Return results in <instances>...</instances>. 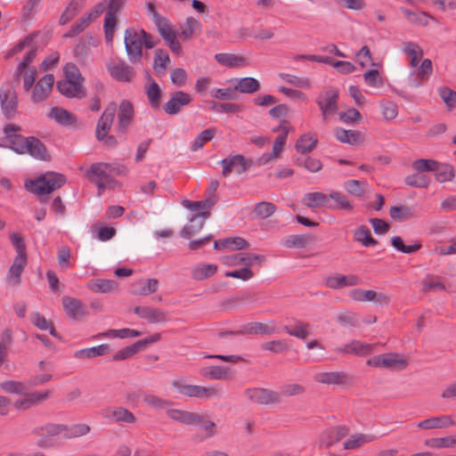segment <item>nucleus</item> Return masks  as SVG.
Listing matches in <instances>:
<instances>
[{"instance_id":"f257e3e1","label":"nucleus","mask_w":456,"mask_h":456,"mask_svg":"<svg viewBox=\"0 0 456 456\" xmlns=\"http://www.w3.org/2000/svg\"><path fill=\"white\" fill-rule=\"evenodd\" d=\"M158 41L142 28H127L124 34V43L130 62H139L142 58V47L151 49Z\"/></svg>"},{"instance_id":"f03ea898","label":"nucleus","mask_w":456,"mask_h":456,"mask_svg":"<svg viewBox=\"0 0 456 456\" xmlns=\"http://www.w3.org/2000/svg\"><path fill=\"white\" fill-rule=\"evenodd\" d=\"M12 146L10 150L17 154H28L32 158L39 160L49 159L45 145L36 136L16 137L12 141Z\"/></svg>"},{"instance_id":"7ed1b4c3","label":"nucleus","mask_w":456,"mask_h":456,"mask_svg":"<svg viewBox=\"0 0 456 456\" xmlns=\"http://www.w3.org/2000/svg\"><path fill=\"white\" fill-rule=\"evenodd\" d=\"M65 182L66 178L63 175L50 172L34 181H29L26 183V188L37 195L43 196L58 190Z\"/></svg>"},{"instance_id":"20e7f679","label":"nucleus","mask_w":456,"mask_h":456,"mask_svg":"<svg viewBox=\"0 0 456 456\" xmlns=\"http://www.w3.org/2000/svg\"><path fill=\"white\" fill-rule=\"evenodd\" d=\"M113 170L114 167L110 164L100 162L92 164L86 171V176L97 186L99 196L112 183L110 172Z\"/></svg>"},{"instance_id":"39448f33","label":"nucleus","mask_w":456,"mask_h":456,"mask_svg":"<svg viewBox=\"0 0 456 456\" xmlns=\"http://www.w3.org/2000/svg\"><path fill=\"white\" fill-rule=\"evenodd\" d=\"M172 387L180 394L200 399H209L217 395L215 387H206L197 385H190L182 380H176L172 383Z\"/></svg>"},{"instance_id":"423d86ee","label":"nucleus","mask_w":456,"mask_h":456,"mask_svg":"<svg viewBox=\"0 0 456 456\" xmlns=\"http://www.w3.org/2000/svg\"><path fill=\"white\" fill-rule=\"evenodd\" d=\"M280 333L279 328L275 325L274 322H271L270 323H262V322H249L241 327L240 330L237 331H229L223 332L220 336L224 337L225 335H242V334H249V335H273Z\"/></svg>"},{"instance_id":"0eeeda50","label":"nucleus","mask_w":456,"mask_h":456,"mask_svg":"<svg viewBox=\"0 0 456 456\" xmlns=\"http://www.w3.org/2000/svg\"><path fill=\"white\" fill-rule=\"evenodd\" d=\"M369 366L385 369L403 370L407 366V362L399 354L394 353L376 355L367 360Z\"/></svg>"},{"instance_id":"6e6552de","label":"nucleus","mask_w":456,"mask_h":456,"mask_svg":"<svg viewBox=\"0 0 456 456\" xmlns=\"http://www.w3.org/2000/svg\"><path fill=\"white\" fill-rule=\"evenodd\" d=\"M0 105L4 116L12 118L18 107V97L16 91L9 85L3 86L0 88Z\"/></svg>"},{"instance_id":"1a4fd4ad","label":"nucleus","mask_w":456,"mask_h":456,"mask_svg":"<svg viewBox=\"0 0 456 456\" xmlns=\"http://www.w3.org/2000/svg\"><path fill=\"white\" fill-rule=\"evenodd\" d=\"M116 113L117 103L111 102L106 106L103 113L97 122L95 136L98 141H103L108 135V133L113 124Z\"/></svg>"},{"instance_id":"9d476101","label":"nucleus","mask_w":456,"mask_h":456,"mask_svg":"<svg viewBox=\"0 0 456 456\" xmlns=\"http://www.w3.org/2000/svg\"><path fill=\"white\" fill-rule=\"evenodd\" d=\"M223 166L222 175L226 177L232 171L240 175L244 173L252 164L251 160L244 158L241 154L231 155L220 161Z\"/></svg>"},{"instance_id":"9b49d317","label":"nucleus","mask_w":456,"mask_h":456,"mask_svg":"<svg viewBox=\"0 0 456 456\" xmlns=\"http://www.w3.org/2000/svg\"><path fill=\"white\" fill-rule=\"evenodd\" d=\"M191 102L192 97L190 94L183 91H175L170 94L169 100L163 105V110L168 115H176Z\"/></svg>"},{"instance_id":"f8f14e48","label":"nucleus","mask_w":456,"mask_h":456,"mask_svg":"<svg viewBox=\"0 0 456 456\" xmlns=\"http://www.w3.org/2000/svg\"><path fill=\"white\" fill-rule=\"evenodd\" d=\"M245 394L250 401L259 404H272L280 402V394L266 388H248Z\"/></svg>"},{"instance_id":"ddd939ff","label":"nucleus","mask_w":456,"mask_h":456,"mask_svg":"<svg viewBox=\"0 0 456 456\" xmlns=\"http://www.w3.org/2000/svg\"><path fill=\"white\" fill-rule=\"evenodd\" d=\"M117 130L119 133H126L134 118L133 104L128 100H123L118 105Z\"/></svg>"},{"instance_id":"4468645a","label":"nucleus","mask_w":456,"mask_h":456,"mask_svg":"<svg viewBox=\"0 0 456 456\" xmlns=\"http://www.w3.org/2000/svg\"><path fill=\"white\" fill-rule=\"evenodd\" d=\"M49 398V391H35L23 394V397L17 399L14 402V407L17 410L26 411L31 407H34Z\"/></svg>"},{"instance_id":"2eb2a0df","label":"nucleus","mask_w":456,"mask_h":456,"mask_svg":"<svg viewBox=\"0 0 456 456\" xmlns=\"http://www.w3.org/2000/svg\"><path fill=\"white\" fill-rule=\"evenodd\" d=\"M134 313L151 324L163 323L168 321L167 313L160 308L135 306Z\"/></svg>"},{"instance_id":"dca6fc26","label":"nucleus","mask_w":456,"mask_h":456,"mask_svg":"<svg viewBox=\"0 0 456 456\" xmlns=\"http://www.w3.org/2000/svg\"><path fill=\"white\" fill-rule=\"evenodd\" d=\"M62 305L67 316L70 319L79 320L88 314L86 306L77 298L64 296Z\"/></svg>"},{"instance_id":"f3484780","label":"nucleus","mask_w":456,"mask_h":456,"mask_svg":"<svg viewBox=\"0 0 456 456\" xmlns=\"http://www.w3.org/2000/svg\"><path fill=\"white\" fill-rule=\"evenodd\" d=\"M338 91L337 89L328 90L320 95L316 101L323 117L334 114L338 110Z\"/></svg>"},{"instance_id":"a211bd4d","label":"nucleus","mask_w":456,"mask_h":456,"mask_svg":"<svg viewBox=\"0 0 456 456\" xmlns=\"http://www.w3.org/2000/svg\"><path fill=\"white\" fill-rule=\"evenodd\" d=\"M108 69L113 78L121 82H130L135 74L134 69L123 60L109 64Z\"/></svg>"},{"instance_id":"6ab92c4d","label":"nucleus","mask_w":456,"mask_h":456,"mask_svg":"<svg viewBox=\"0 0 456 456\" xmlns=\"http://www.w3.org/2000/svg\"><path fill=\"white\" fill-rule=\"evenodd\" d=\"M54 83V77L52 74H46L42 77L36 84L32 94L31 101L39 102L45 99L52 91Z\"/></svg>"},{"instance_id":"aec40b11","label":"nucleus","mask_w":456,"mask_h":456,"mask_svg":"<svg viewBox=\"0 0 456 456\" xmlns=\"http://www.w3.org/2000/svg\"><path fill=\"white\" fill-rule=\"evenodd\" d=\"M57 88L67 98L83 99L86 95L84 86L78 82L60 80L57 82Z\"/></svg>"},{"instance_id":"412c9836","label":"nucleus","mask_w":456,"mask_h":456,"mask_svg":"<svg viewBox=\"0 0 456 456\" xmlns=\"http://www.w3.org/2000/svg\"><path fill=\"white\" fill-rule=\"evenodd\" d=\"M376 345L360 340H352L338 349L342 354H353L358 356H366L375 351Z\"/></svg>"},{"instance_id":"4be33fe9","label":"nucleus","mask_w":456,"mask_h":456,"mask_svg":"<svg viewBox=\"0 0 456 456\" xmlns=\"http://www.w3.org/2000/svg\"><path fill=\"white\" fill-rule=\"evenodd\" d=\"M348 432L349 429L346 426L330 428L322 433L320 444L321 446L330 447L345 437Z\"/></svg>"},{"instance_id":"5701e85b","label":"nucleus","mask_w":456,"mask_h":456,"mask_svg":"<svg viewBox=\"0 0 456 456\" xmlns=\"http://www.w3.org/2000/svg\"><path fill=\"white\" fill-rule=\"evenodd\" d=\"M390 217L395 222H405L421 216L414 206H392L389 209Z\"/></svg>"},{"instance_id":"b1692460","label":"nucleus","mask_w":456,"mask_h":456,"mask_svg":"<svg viewBox=\"0 0 456 456\" xmlns=\"http://www.w3.org/2000/svg\"><path fill=\"white\" fill-rule=\"evenodd\" d=\"M303 204L309 208H326L329 209H334V206L329 200V195L321 192H308L304 195Z\"/></svg>"},{"instance_id":"393cba45","label":"nucleus","mask_w":456,"mask_h":456,"mask_svg":"<svg viewBox=\"0 0 456 456\" xmlns=\"http://www.w3.org/2000/svg\"><path fill=\"white\" fill-rule=\"evenodd\" d=\"M210 216L208 211H204L199 214H195L190 219L191 224L185 225L181 231V236L186 239H190L194 234L199 232L204 225L205 219Z\"/></svg>"},{"instance_id":"a878e982","label":"nucleus","mask_w":456,"mask_h":456,"mask_svg":"<svg viewBox=\"0 0 456 456\" xmlns=\"http://www.w3.org/2000/svg\"><path fill=\"white\" fill-rule=\"evenodd\" d=\"M102 415L103 418L114 419L116 422L130 424L135 421V417L134 416V414L130 411L123 407L104 409L102 411Z\"/></svg>"},{"instance_id":"bb28decb","label":"nucleus","mask_w":456,"mask_h":456,"mask_svg":"<svg viewBox=\"0 0 456 456\" xmlns=\"http://www.w3.org/2000/svg\"><path fill=\"white\" fill-rule=\"evenodd\" d=\"M278 130H282V134L278 135L275 138L273 146V152L263 154V156L260 159V160L263 163H266L269 160H271L272 159H275V158L279 157L281 152L283 151V147L286 143V140H287V136H288L289 128V126H281L274 129V131H278Z\"/></svg>"},{"instance_id":"cd10ccee","label":"nucleus","mask_w":456,"mask_h":456,"mask_svg":"<svg viewBox=\"0 0 456 456\" xmlns=\"http://www.w3.org/2000/svg\"><path fill=\"white\" fill-rule=\"evenodd\" d=\"M455 425L454 420L449 415H440L432 417L417 424V427L420 429H438L452 427Z\"/></svg>"},{"instance_id":"c85d7f7f","label":"nucleus","mask_w":456,"mask_h":456,"mask_svg":"<svg viewBox=\"0 0 456 456\" xmlns=\"http://www.w3.org/2000/svg\"><path fill=\"white\" fill-rule=\"evenodd\" d=\"M27 265L26 255L17 256L11 267L9 268L6 280L12 286H16L20 282V275Z\"/></svg>"},{"instance_id":"c756f323","label":"nucleus","mask_w":456,"mask_h":456,"mask_svg":"<svg viewBox=\"0 0 456 456\" xmlns=\"http://www.w3.org/2000/svg\"><path fill=\"white\" fill-rule=\"evenodd\" d=\"M167 414L174 421L188 426H194L201 419L200 413L179 409H170L167 411Z\"/></svg>"},{"instance_id":"7c9ffc66","label":"nucleus","mask_w":456,"mask_h":456,"mask_svg":"<svg viewBox=\"0 0 456 456\" xmlns=\"http://www.w3.org/2000/svg\"><path fill=\"white\" fill-rule=\"evenodd\" d=\"M265 261V256L263 255L252 253H236L231 256L232 265H243L245 267L250 268L255 264L262 265Z\"/></svg>"},{"instance_id":"2f4dec72","label":"nucleus","mask_w":456,"mask_h":456,"mask_svg":"<svg viewBox=\"0 0 456 456\" xmlns=\"http://www.w3.org/2000/svg\"><path fill=\"white\" fill-rule=\"evenodd\" d=\"M48 118L54 119L56 123L62 126H70L77 123L76 115L60 107H53Z\"/></svg>"},{"instance_id":"473e14b6","label":"nucleus","mask_w":456,"mask_h":456,"mask_svg":"<svg viewBox=\"0 0 456 456\" xmlns=\"http://www.w3.org/2000/svg\"><path fill=\"white\" fill-rule=\"evenodd\" d=\"M360 283V279L356 275H336L326 278L327 287L337 289L343 287L355 286Z\"/></svg>"},{"instance_id":"72a5a7b5","label":"nucleus","mask_w":456,"mask_h":456,"mask_svg":"<svg viewBox=\"0 0 456 456\" xmlns=\"http://www.w3.org/2000/svg\"><path fill=\"white\" fill-rule=\"evenodd\" d=\"M200 374L212 380H224L233 377V373L229 367L217 365L202 369Z\"/></svg>"},{"instance_id":"f704fd0d","label":"nucleus","mask_w":456,"mask_h":456,"mask_svg":"<svg viewBox=\"0 0 456 456\" xmlns=\"http://www.w3.org/2000/svg\"><path fill=\"white\" fill-rule=\"evenodd\" d=\"M315 381L327 385H341L348 382V376L342 371L320 372L314 377Z\"/></svg>"},{"instance_id":"c9c22d12","label":"nucleus","mask_w":456,"mask_h":456,"mask_svg":"<svg viewBox=\"0 0 456 456\" xmlns=\"http://www.w3.org/2000/svg\"><path fill=\"white\" fill-rule=\"evenodd\" d=\"M318 139L315 134L308 132L302 134L295 144L297 152L305 154L311 152L317 145Z\"/></svg>"},{"instance_id":"e433bc0d","label":"nucleus","mask_w":456,"mask_h":456,"mask_svg":"<svg viewBox=\"0 0 456 456\" xmlns=\"http://www.w3.org/2000/svg\"><path fill=\"white\" fill-rule=\"evenodd\" d=\"M335 137L338 141L350 145H356L362 142V134L359 131L346 130L344 128H337L335 130Z\"/></svg>"},{"instance_id":"4c0bfd02","label":"nucleus","mask_w":456,"mask_h":456,"mask_svg":"<svg viewBox=\"0 0 456 456\" xmlns=\"http://www.w3.org/2000/svg\"><path fill=\"white\" fill-rule=\"evenodd\" d=\"M86 0H71L59 19L60 25L69 22L85 6Z\"/></svg>"},{"instance_id":"58836bf2","label":"nucleus","mask_w":456,"mask_h":456,"mask_svg":"<svg viewBox=\"0 0 456 456\" xmlns=\"http://www.w3.org/2000/svg\"><path fill=\"white\" fill-rule=\"evenodd\" d=\"M215 59L219 64L228 68L243 67L247 64L244 57L232 53H216Z\"/></svg>"},{"instance_id":"ea45409f","label":"nucleus","mask_w":456,"mask_h":456,"mask_svg":"<svg viewBox=\"0 0 456 456\" xmlns=\"http://www.w3.org/2000/svg\"><path fill=\"white\" fill-rule=\"evenodd\" d=\"M202 25L193 17H188L183 25L181 26L179 37L183 40H189L196 33H200Z\"/></svg>"},{"instance_id":"a19ab883","label":"nucleus","mask_w":456,"mask_h":456,"mask_svg":"<svg viewBox=\"0 0 456 456\" xmlns=\"http://www.w3.org/2000/svg\"><path fill=\"white\" fill-rule=\"evenodd\" d=\"M404 17L412 24L426 27L430 20L435 18L426 12H415L406 8H401Z\"/></svg>"},{"instance_id":"79ce46f5","label":"nucleus","mask_w":456,"mask_h":456,"mask_svg":"<svg viewBox=\"0 0 456 456\" xmlns=\"http://www.w3.org/2000/svg\"><path fill=\"white\" fill-rule=\"evenodd\" d=\"M260 83L259 81L252 77H246L240 78L235 86L236 92L242 94H252L259 91Z\"/></svg>"},{"instance_id":"37998d69","label":"nucleus","mask_w":456,"mask_h":456,"mask_svg":"<svg viewBox=\"0 0 456 456\" xmlns=\"http://www.w3.org/2000/svg\"><path fill=\"white\" fill-rule=\"evenodd\" d=\"M86 287L95 293H107L117 289V282L113 280L95 279L90 281Z\"/></svg>"},{"instance_id":"c03bdc74","label":"nucleus","mask_w":456,"mask_h":456,"mask_svg":"<svg viewBox=\"0 0 456 456\" xmlns=\"http://www.w3.org/2000/svg\"><path fill=\"white\" fill-rule=\"evenodd\" d=\"M159 281L157 279H147L139 281L134 288L133 293L138 296H148L158 290Z\"/></svg>"},{"instance_id":"a18cd8bd","label":"nucleus","mask_w":456,"mask_h":456,"mask_svg":"<svg viewBox=\"0 0 456 456\" xmlns=\"http://www.w3.org/2000/svg\"><path fill=\"white\" fill-rule=\"evenodd\" d=\"M21 130L20 126L15 124H6L4 126V138L0 140V148H8L12 146V141L16 137H21L22 135L18 134Z\"/></svg>"},{"instance_id":"49530a36","label":"nucleus","mask_w":456,"mask_h":456,"mask_svg":"<svg viewBox=\"0 0 456 456\" xmlns=\"http://www.w3.org/2000/svg\"><path fill=\"white\" fill-rule=\"evenodd\" d=\"M434 172L436 179L439 183L452 181L455 176V172L452 166L446 163H440L438 161Z\"/></svg>"},{"instance_id":"de8ad7c7","label":"nucleus","mask_w":456,"mask_h":456,"mask_svg":"<svg viewBox=\"0 0 456 456\" xmlns=\"http://www.w3.org/2000/svg\"><path fill=\"white\" fill-rule=\"evenodd\" d=\"M354 238L364 247H374L378 244V240L371 236L370 229L365 225H360L354 231Z\"/></svg>"},{"instance_id":"09e8293b","label":"nucleus","mask_w":456,"mask_h":456,"mask_svg":"<svg viewBox=\"0 0 456 456\" xmlns=\"http://www.w3.org/2000/svg\"><path fill=\"white\" fill-rule=\"evenodd\" d=\"M376 439H377V437L372 435L356 434V435L351 436L344 443V448L346 450H354V449H356V448L362 446L364 444L373 442Z\"/></svg>"},{"instance_id":"8fccbe9b","label":"nucleus","mask_w":456,"mask_h":456,"mask_svg":"<svg viewBox=\"0 0 456 456\" xmlns=\"http://www.w3.org/2000/svg\"><path fill=\"white\" fill-rule=\"evenodd\" d=\"M110 346L107 344H102L96 346L84 348L75 353L76 358H94L108 354Z\"/></svg>"},{"instance_id":"3c124183","label":"nucleus","mask_w":456,"mask_h":456,"mask_svg":"<svg viewBox=\"0 0 456 456\" xmlns=\"http://www.w3.org/2000/svg\"><path fill=\"white\" fill-rule=\"evenodd\" d=\"M367 183L359 180H348L344 183V189L352 196L362 199L365 194V187Z\"/></svg>"},{"instance_id":"603ef678","label":"nucleus","mask_w":456,"mask_h":456,"mask_svg":"<svg viewBox=\"0 0 456 456\" xmlns=\"http://www.w3.org/2000/svg\"><path fill=\"white\" fill-rule=\"evenodd\" d=\"M149 103L153 109H159L160 105L161 91L159 86L151 81L145 88Z\"/></svg>"},{"instance_id":"864d4df0","label":"nucleus","mask_w":456,"mask_h":456,"mask_svg":"<svg viewBox=\"0 0 456 456\" xmlns=\"http://www.w3.org/2000/svg\"><path fill=\"white\" fill-rule=\"evenodd\" d=\"M217 266L211 264H203L197 265L191 273L192 278L197 281H202L216 273Z\"/></svg>"},{"instance_id":"5fc2aeb1","label":"nucleus","mask_w":456,"mask_h":456,"mask_svg":"<svg viewBox=\"0 0 456 456\" xmlns=\"http://www.w3.org/2000/svg\"><path fill=\"white\" fill-rule=\"evenodd\" d=\"M92 22L91 17L84 14L78 20H77L70 28L63 35L64 37H75L83 32Z\"/></svg>"},{"instance_id":"6e6d98bb","label":"nucleus","mask_w":456,"mask_h":456,"mask_svg":"<svg viewBox=\"0 0 456 456\" xmlns=\"http://www.w3.org/2000/svg\"><path fill=\"white\" fill-rule=\"evenodd\" d=\"M332 200L334 202V204H332L334 206V209L339 208L344 210H352L354 208L348 198L341 191H332L329 194V200Z\"/></svg>"},{"instance_id":"4d7b16f0","label":"nucleus","mask_w":456,"mask_h":456,"mask_svg":"<svg viewBox=\"0 0 456 456\" xmlns=\"http://www.w3.org/2000/svg\"><path fill=\"white\" fill-rule=\"evenodd\" d=\"M310 325L301 321H297L294 327L284 326L283 330L295 338L305 339L308 334V329Z\"/></svg>"},{"instance_id":"13d9d810","label":"nucleus","mask_w":456,"mask_h":456,"mask_svg":"<svg viewBox=\"0 0 456 456\" xmlns=\"http://www.w3.org/2000/svg\"><path fill=\"white\" fill-rule=\"evenodd\" d=\"M407 185L414 188L427 189L430 184V179L424 174L416 173L409 175L404 178Z\"/></svg>"},{"instance_id":"bf43d9fd","label":"nucleus","mask_w":456,"mask_h":456,"mask_svg":"<svg viewBox=\"0 0 456 456\" xmlns=\"http://www.w3.org/2000/svg\"><path fill=\"white\" fill-rule=\"evenodd\" d=\"M215 134V128H208L203 130L191 142V151L195 152L202 149L206 142L211 141L214 138Z\"/></svg>"},{"instance_id":"052dcab7","label":"nucleus","mask_w":456,"mask_h":456,"mask_svg":"<svg viewBox=\"0 0 456 456\" xmlns=\"http://www.w3.org/2000/svg\"><path fill=\"white\" fill-rule=\"evenodd\" d=\"M425 444L430 448H451L456 445V436L430 438L425 441Z\"/></svg>"},{"instance_id":"680f3d73","label":"nucleus","mask_w":456,"mask_h":456,"mask_svg":"<svg viewBox=\"0 0 456 456\" xmlns=\"http://www.w3.org/2000/svg\"><path fill=\"white\" fill-rule=\"evenodd\" d=\"M392 246L399 252L403 254H412L421 248V244L415 242L411 245H404L403 239L400 236H394L391 238Z\"/></svg>"},{"instance_id":"e2e57ef3","label":"nucleus","mask_w":456,"mask_h":456,"mask_svg":"<svg viewBox=\"0 0 456 456\" xmlns=\"http://www.w3.org/2000/svg\"><path fill=\"white\" fill-rule=\"evenodd\" d=\"M170 59L167 52L162 49H157L154 53V69L158 73H164L167 69Z\"/></svg>"},{"instance_id":"0e129e2a","label":"nucleus","mask_w":456,"mask_h":456,"mask_svg":"<svg viewBox=\"0 0 456 456\" xmlns=\"http://www.w3.org/2000/svg\"><path fill=\"white\" fill-rule=\"evenodd\" d=\"M3 391L9 394L23 395L27 391V387L24 383L16 380H6L0 384Z\"/></svg>"},{"instance_id":"69168bd1","label":"nucleus","mask_w":456,"mask_h":456,"mask_svg":"<svg viewBox=\"0 0 456 456\" xmlns=\"http://www.w3.org/2000/svg\"><path fill=\"white\" fill-rule=\"evenodd\" d=\"M276 209V207L272 202L262 201L255 205L254 213L255 215L262 219H265L271 216Z\"/></svg>"},{"instance_id":"338daca9","label":"nucleus","mask_w":456,"mask_h":456,"mask_svg":"<svg viewBox=\"0 0 456 456\" xmlns=\"http://www.w3.org/2000/svg\"><path fill=\"white\" fill-rule=\"evenodd\" d=\"M261 348L265 351H270L273 354H281L289 349L286 339H277L263 343Z\"/></svg>"},{"instance_id":"774afa93","label":"nucleus","mask_w":456,"mask_h":456,"mask_svg":"<svg viewBox=\"0 0 456 456\" xmlns=\"http://www.w3.org/2000/svg\"><path fill=\"white\" fill-rule=\"evenodd\" d=\"M66 430V428L63 425L48 423L40 428H37L34 430V433L39 436H53L61 434L62 431Z\"/></svg>"}]
</instances>
